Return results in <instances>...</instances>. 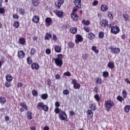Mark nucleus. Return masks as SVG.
<instances>
[{"instance_id": "7", "label": "nucleus", "mask_w": 130, "mask_h": 130, "mask_svg": "<svg viewBox=\"0 0 130 130\" xmlns=\"http://www.w3.org/2000/svg\"><path fill=\"white\" fill-rule=\"evenodd\" d=\"M53 12L58 18L61 19L63 17V12L58 10H54Z\"/></svg>"}, {"instance_id": "55", "label": "nucleus", "mask_w": 130, "mask_h": 130, "mask_svg": "<svg viewBox=\"0 0 130 130\" xmlns=\"http://www.w3.org/2000/svg\"><path fill=\"white\" fill-rule=\"evenodd\" d=\"M63 75L67 77H70L71 76V72H64Z\"/></svg>"}, {"instance_id": "57", "label": "nucleus", "mask_w": 130, "mask_h": 130, "mask_svg": "<svg viewBox=\"0 0 130 130\" xmlns=\"http://www.w3.org/2000/svg\"><path fill=\"white\" fill-rule=\"evenodd\" d=\"M77 11H78V8H77L76 7H74L72 10V14H76V12H77Z\"/></svg>"}, {"instance_id": "8", "label": "nucleus", "mask_w": 130, "mask_h": 130, "mask_svg": "<svg viewBox=\"0 0 130 130\" xmlns=\"http://www.w3.org/2000/svg\"><path fill=\"white\" fill-rule=\"evenodd\" d=\"M76 39L75 40V43L76 44H79L80 42H83V38L81 35H76Z\"/></svg>"}, {"instance_id": "6", "label": "nucleus", "mask_w": 130, "mask_h": 130, "mask_svg": "<svg viewBox=\"0 0 130 130\" xmlns=\"http://www.w3.org/2000/svg\"><path fill=\"white\" fill-rule=\"evenodd\" d=\"M120 31V29L117 26H114L111 27V33H112V34L116 35V34H118Z\"/></svg>"}, {"instance_id": "56", "label": "nucleus", "mask_w": 130, "mask_h": 130, "mask_svg": "<svg viewBox=\"0 0 130 130\" xmlns=\"http://www.w3.org/2000/svg\"><path fill=\"white\" fill-rule=\"evenodd\" d=\"M13 19H15V20H18V19H19V15H18L17 14H13Z\"/></svg>"}, {"instance_id": "45", "label": "nucleus", "mask_w": 130, "mask_h": 130, "mask_svg": "<svg viewBox=\"0 0 130 130\" xmlns=\"http://www.w3.org/2000/svg\"><path fill=\"white\" fill-rule=\"evenodd\" d=\"M103 76L104 78H108L109 77V73L107 71H105L103 73Z\"/></svg>"}, {"instance_id": "11", "label": "nucleus", "mask_w": 130, "mask_h": 130, "mask_svg": "<svg viewBox=\"0 0 130 130\" xmlns=\"http://www.w3.org/2000/svg\"><path fill=\"white\" fill-rule=\"evenodd\" d=\"M63 3H64V0H58L57 2V3L55 4V7L58 10H59L60 9V7H61V5L63 4Z\"/></svg>"}, {"instance_id": "36", "label": "nucleus", "mask_w": 130, "mask_h": 130, "mask_svg": "<svg viewBox=\"0 0 130 130\" xmlns=\"http://www.w3.org/2000/svg\"><path fill=\"white\" fill-rule=\"evenodd\" d=\"M89 57V55L88 54H82V58L83 60H87Z\"/></svg>"}, {"instance_id": "42", "label": "nucleus", "mask_w": 130, "mask_h": 130, "mask_svg": "<svg viewBox=\"0 0 130 130\" xmlns=\"http://www.w3.org/2000/svg\"><path fill=\"white\" fill-rule=\"evenodd\" d=\"M124 110L125 112L128 113L129 112L130 110V106L129 105H126L125 107L124 108Z\"/></svg>"}, {"instance_id": "37", "label": "nucleus", "mask_w": 130, "mask_h": 130, "mask_svg": "<svg viewBox=\"0 0 130 130\" xmlns=\"http://www.w3.org/2000/svg\"><path fill=\"white\" fill-rule=\"evenodd\" d=\"M91 49L96 54L99 53V50L97 49V47L93 46L92 47Z\"/></svg>"}, {"instance_id": "25", "label": "nucleus", "mask_w": 130, "mask_h": 130, "mask_svg": "<svg viewBox=\"0 0 130 130\" xmlns=\"http://www.w3.org/2000/svg\"><path fill=\"white\" fill-rule=\"evenodd\" d=\"M52 37V35L49 32H47L46 33L45 36L44 37V40H50Z\"/></svg>"}, {"instance_id": "33", "label": "nucleus", "mask_w": 130, "mask_h": 130, "mask_svg": "<svg viewBox=\"0 0 130 130\" xmlns=\"http://www.w3.org/2000/svg\"><path fill=\"white\" fill-rule=\"evenodd\" d=\"M122 94L124 99H126V98H127V92H126V90L125 89H123L122 90Z\"/></svg>"}, {"instance_id": "63", "label": "nucleus", "mask_w": 130, "mask_h": 130, "mask_svg": "<svg viewBox=\"0 0 130 130\" xmlns=\"http://www.w3.org/2000/svg\"><path fill=\"white\" fill-rule=\"evenodd\" d=\"M55 78L56 80H59L60 79V74H57L55 75Z\"/></svg>"}, {"instance_id": "50", "label": "nucleus", "mask_w": 130, "mask_h": 130, "mask_svg": "<svg viewBox=\"0 0 130 130\" xmlns=\"http://www.w3.org/2000/svg\"><path fill=\"white\" fill-rule=\"evenodd\" d=\"M35 53H36V50H35L34 48H31L30 52V55H34Z\"/></svg>"}, {"instance_id": "32", "label": "nucleus", "mask_w": 130, "mask_h": 130, "mask_svg": "<svg viewBox=\"0 0 130 130\" xmlns=\"http://www.w3.org/2000/svg\"><path fill=\"white\" fill-rule=\"evenodd\" d=\"M82 24L85 25V26H89V25H90V21L83 19L82 20Z\"/></svg>"}, {"instance_id": "43", "label": "nucleus", "mask_w": 130, "mask_h": 130, "mask_svg": "<svg viewBox=\"0 0 130 130\" xmlns=\"http://www.w3.org/2000/svg\"><path fill=\"white\" fill-rule=\"evenodd\" d=\"M108 17L110 20H112L113 19V15L112 14V12H111V11H108Z\"/></svg>"}, {"instance_id": "51", "label": "nucleus", "mask_w": 130, "mask_h": 130, "mask_svg": "<svg viewBox=\"0 0 130 130\" xmlns=\"http://www.w3.org/2000/svg\"><path fill=\"white\" fill-rule=\"evenodd\" d=\"M19 12L20 13V15H22V16H24V15H25L24 9H23L22 8H19Z\"/></svg>"}, {"instance_id": "48", "label": "nucleus", "mask_w": 130, "mask_h": 130, "mask_svg": "<svg viewBox=\"0 0 130 130\" xmlns=\"http://www.w3.org/2000/svg\"><path fill=\"white\" fill-rule=\"evenodd\" d=\"M117 100L118 101H119V102H122V101H123L124 100V99L122 96H121L120 95H118L117 97Z\"/></svg>"}, {"instance_id": "49", "label": "nucleus", "mask_w": 130, "mask_h": 130, "mask_svg": "<svg viewBox=\"0 0 130 130\" xmlns=\"http://www.w3.org/2000/svg\"><path fill=\"white\" fill-rule=\"evenodd\" d=\"M31 93L33 96H35V97H36V96H38V92H37L35 89L32 90Z\"/></svg>"}, {"instance_id": "54", "label": "nucleus", "mask_w": 130, "mask_h": 130, "mask_svg": "<svg viewBox=\"0 0 130 130\" xmlns=\"http://www.w3.org/2000/svg\"><path fill=\"white\" fill-rule=\"evenodd\" d=\"M63 94L64 95H69L70 94V91L68 89L63 90Z\"/></svg>"}, {"instance_id": "13", "label": "nucleus", "mask_w": 130, "mask_h": 130, "mask_svg": "<svg viewBox=\"0 0 130 130\" xmlns=\"http://www.w3.org/2000/svg\"><path fill=\"white\" fill-rule=\"evenodd\" d=\"M17 56L20 59L25 57V52L23 50H19L17 52Z\"/></svg>"}, {"instance_id": "59", "label": "nucleus", "mask_w": 130, "mask_h": 130, "mask_svg": "<svg viewBox=\"0 0 130 130\" xmlns=\"http://www.w3.org/2000/svg\"><path fill=\"white\" fill-rule=\"evenodd\" d=\"M46 54H50L51 53V50L50 49H47L46 50Z\"/></svg>"}, {"instance_id": "5", "label": "nucleus", "mask_w": 130, "mask_h": 130, "mask_svg": "<svg viewBox=\"0 0 130 130\" xmlns=\"http://www.w3.org/2000/svg\"><path fill=\"white\" fill-rule=\"evenodd\" d=\"M59 118L61 120H63V121H66L67 119H68V115L64 111H61L58 115Z\"/></svg>"}, {"instance_id": "44", "label": "nucleus", "mask_w": 130, "mask_h": 130, "mask_svg": "<svg viewBox=\"0 0 130 130\" xmlns=\"http://www.w3.org/2000/svg\"><path fill=\"white\" fill-rule=\"evenodd\" d=\"M5 87H6V88H10V87H11V86H12V84H11V81H6L5 82Z\"/></svg>"}, {"instance_id": "30", "label": "nucleus", "mask_w": 130, "mask_h": 130, "mask_svg": "<svg viewBox=\"0 0 130 130\" xmlns=\"http://www.w3.org/2000/svg\"><path fill=\"white\" fill-rule=\"evenodd\" d=\"M55 51L57 53H60V52H61V47H59V46H55Z\"/></svg>"}, {"instance_id": "17", "label": "nucleus", "mask_w": 130, "mask_h": 130, "mask_svg": "<svg viewBox=\"0 0 130 130\" xmlns=\"http://www.w3.org/2000/svg\"><path fill=\"white\" fill-rule=\"evenodd\" d=\"M71 17L73 21H75L76 22L79 20V16H78L77 13H71Z\"/></svg>"}, {"instance_id": "47", "label": "nucleus", "mask_w": 130, "mask_h": 130, "mask_svg": "<svg viewBox=\"0 0 130 130\" xmlns=\"http://www.w3.org/2000/svg\"><path fill=\"white\" fill-rule=\"evenodd\" d=\"M123 17L125 19V21H126V22L129 20L128 15L125 13L123 15Z\"/></svg>"}, {"instance_id": "15", "label": "nucleus", "mask_w": 130, "mask_h": 130, "mask_svg": "<svg viewBox=\"0 0 130 130\" xmlns=\"http://www.w3.org/2000/svg\"><path fill=\"white\" fill-rule=\"evenodd\" d=\"M86 114L87 117H88L89 118H92L93 116H94V113L92 111H91V110H88L86 111Z\"/></svg>"}, {"instance_id": "10", "label": "nucleus", "mask_w": 130, "mask_h": 130, "mask_svg": "<svg viewBox=\"0 0 130 130\" xmlns=\"http://www.w3.org/2000/svg\"><path fill=\"white\" fill-rule=\"evenodd\" d=\"M72 83L73 84V87L74 89H80L81 88V84L77 83V80L76 79H73L72 81Z\"/></svg>"}, {"instance_id": "40", "label": "nucleus", "mask_w": 130, "mask_h": 130, "mask_svg": "<svg viewBox=\"0 0 130 130\" xmlns=\"http://www.w3.org/2000/svg\"><path fill=\"white\" fill-rule=\"evenodd\" d=\"M99 38H100V39H103V38H104V32L103 31L99 32Z\"/></svg>"}, {"instance_id": "23", "label": "nucleus", "mask_w": 130, "mask_h": 130, "mask_svg": "<svg viewBox=\"0 0 130 130\" xmlns=\"http://www.w3.org/2000/svg\"><path fill=\"white\" fill-rule=\"evenodd\" d=\"M101 11L102 12H107L108 11V6L105 4H103L101 6Z\"/></svg>"}, {"instance_id": "53", "label": "nucleus", "mask_w": 130, "mask_h": 130, "mask_svg": "<svg viewBox=\"0 0 130 130\" xmlns=\"http://www.w3.org/2000/svg\"><path fill=\"white\" fill-rule=\"evenodd\" d=\"M83 30L85 31V32H87V33H89L90 32V27H87V26H84L83 27Z\"/></svg>"}, {"instance_id": "27", "label": "nucleus", "mask_w": 130, "mask_h": 130, "mask_svg": "<svg viewBox=\"0 0 130 130\" xmlns=\"http://www.w3.org/2000/svg\"><path fill=\"white\" fill-rule=\"evenodd\" d=\"M5 78L6 79V81L8 82H12V81H13V76L10 74L6 75Z\"/></svg>"}, {"instance_id": "4", "label": "nucleus", "mask_w": 130, "mask_h": 130, "mask_svg": "<svg viewBox=\"0 0 130 130\" xmlns=\"http://www.w3.org/2000/svg\"><path fill=\"white\" fill-rule=\"evenodd\" d=\"M19 105L21 107V108H20L19 109L20 112H24L25 110H26V111H28V106H27V104H26V102H21L19 104Z\"/></svg>"}, {"instance_id": "41", "label": "nucleus", "mask_w": 130, "mask_h": 130, "mask_svg": "<svg viewBox=\"0 0 130 130\" xmlns=\"http://www.w3.org/2000/svg\"><path fill=\"white\" fill-rule=\"evenodd\" d=\"M41 98L43 100H46V99L48 98V94H47V93L42 94Z\"/></svg>"}, {"instance_id": "20", "label": "nucleus", "mask_w": 130, "mask_h": 130, "mask_svg": "<svg viewBox=\"0 0 130 130\" xmlns=\"http://www.w3.org/2000/svg\"><path fill=\"white\" fill-rule=\"evenodd\" d=\"M31 68L32 70H39V64L37 62H34L31 64Z\"/></svg>"}, {"instance_id": "31", "label": "nucleus", "mask_w": 130, "mask_h": 130, "mask_svg": "<svg viewBox=\"0 0 130 130\" xmlns=\"http://www.w3.org/2000/svg\"><path fill=\"white\" fill-rule=\"evenodd\" d=\"M26 62L27 64H32L33 62V60H32V57H27L26 58Z\"/></svg>"}, {"instance_id": "24", "label": "nucleus", "mask_w": 130, "mask_h": 130, "mask_svg": "<svg viewBox=\"0 0 130 130\" xmlns=\"http://www.w3.org/2000/svg\"><path fill=\"white\" fill-rule=\"evenodd\" d=\"M18 43L21 45H25L26 44V39L24 38H20L18 40Z\"/></svg>"}, {"instance_id": "29", "label": "nucleus", "mask_w": 130, "mask_h": 130, "mask_svg": "<svg viewBox=\"0 0 130 130\" xmlns=\"http://www.w3.org/2000/svg\"><path fill=\"white\" fill-rule=\"evenodd\" d=\"M6 102H7L6 98L4 96H0V104H2V105H4Z\"/></svg>"}, {"instance_id": "9", "label": "nucleus", "mask_w": 130, "mask_h": 130, "mask_svg": "<svg viewBox=\"0 0 130 130\" xmlns=\"http://www.w3.org/2000/svg\"><path fill=\"white\" fill-rule=\"evenodd\" d=\"M73 3L78 9L82 8V0H74Z\"/></svg>"}, {"instance_id": "26", "label": "nucleus", "mask_w": 130, "mask_h": 130, "mask_svg": "<svg viewBox=\"0 0 130 130\" xmlns=\"http://www.w3.org/2000/svg\"><path fill=\"white\" fill-rule=\"evenodd\" d=\"M31 3L34 7H38L40 5V1L39 0H31Z\"/></svg>"}, {"instance_id": "28", "label": "nucleus", "mask_w": 130, "mask_h": 130, "mask_svg": "<svg viewBox=\"0 0 130 130\" xmlns=\"http://www.w3.org/2000/svg\"><path fill=\"white\" fill-rule=\"evenodd\" d=\"M95 81V83L97 84V85H101V84H102V79L100 77H96Z\"/></svg>"}, {"instance_id": "18", "label": "nucleus", "mask_w": 130, "mask_h": 130, "mask_svg": "<svg viewBox=\"0 0 130 130\" xmlns=\"http://www.w3.org/2000/svg\"><path fill=\"white\" fill-rule=\"evenodd\" d=\"M100 25L101 27H104V28H105L106 26L108 25V21L106 19H103L100 22Z\"/></svg>"}, {"instance_id": "34", "label": "nucleus", "mask_w": 130, "mask_h": 130, "mask_svg": "<svg viewBox=\"0 0 130 130\" xmlns=\"http://www.w3.org/2000/svg\"><path fill=\"white\" fill-rule=\"evenodd\" d=\"M108 67L109 68V69H111V70H112V69H114V63L112 62H109L108 63Z\"/></svg>"}, {"instance_id": "2", "label": "nucleus", "mask_w": 130, "mask_h": 130, "mask_svg": "<svg viewBox=\"0 0 130 130\" xmlns=\"http://www.w3.org/2000/svg\"><path fill=\"white\" fill-rule=\"evenodd\" d=\"M56 58H53V60L55 61V63L57 67H62L63 62H62V59L63 58V55L62 54H59L57 55Z\"/></svg>"}, {"instance_id": "1", "label": "nucleus", "mask_w": 130, "mask_h": 130, "mask_svg": "<svg viewBox=\"0 0 130 130\" xmlns=\"http://www.w3.org/2000/svg\"><path fill=\"white\" fill-rule=\"evenodd\" d=\"M114 106V102L111 100H107L105 102L104 108L107 112L110 111L111 108Z\"/></svg>"}, {"instance_id": "62", "label": "nucleus", "mask_w": 130, "mask_h": 130, "mask_svg": "<svg viewBox=\"0 0 130 130\" xmlns=\"http://www.w3.org/2000/svg\"><path fill=\"white\" fill-rule=\"evenodd\" d=\"M0 14H5V9L4 8H0Z\"/></svg>"}, {"instance_id": "3", "label": "nucleus", "mask_w": 130, "mask_h": 130, "mask_svg": "<svg viewBox=\"0 0 130 130\" xmlns=\"http://www.w3.org/2000/svg\"><path fill=\"white\" fill-rule=\"evenodd\" d=\"M37 108L38 110H43L45 112H47L48 111L49 108L47 106V105L44 104L43 102H39L38 103L37 105Z\"/></svg>"}, {"instance_id": "39", "label": "nucleus", "mask_w": 130, "mask_h": 130, "mask_svg": "<svg viewBox=\"0 0 130 130\" xmlns=\"http://www.w3.org/2000/svg\"><path fill=\"white\" fill-rule=\"evenodd\" d=\"M69 48H74L75 47V44L72 42H69L68 43Z\"/></svg>"}, {"instance_id": "60", "label": "nucleus", "mask_w": 130, "mask_h": 130, "mask_svg": "<svg viewBox=\"0 0 130 130\" xmlns=\"http://www.w3.org/2000/svg\"><path fill=\"white\" fill-rule=\"evenodd\" d=\"M55 106L56 108H58L59 106H60V104H59V102H56L55 103Z\"/></svg>"}, {"instance_id": "19", "label": "nucleus", "mask_w": 130, "mask_h": 130, "mask_svg": "<svg viewBox=\"0 0 130 130\" xmlns=\"http://www.w3.org/2000/svg\"><path fill=\"white\" fill-rule=\"evenodd\" d=\"M40 20V18H39V16L37 15H35L32 17V21L34 23H35L36 24H38V23H39Z\"/></svg>"}, {"instance_id": "12", "label": "nucleus", "mask_w": 130, "mask_h": 130, "mask_svg": "<svg viewBox=\"0 0 130 130\" xmlns=\"http://www.w3.org/2000/svg\"><path fill=\"white\" fill-rule=\"evenodd\" d=\"M110 49H111L114 54H118V53L120 52V49H119V48H113L111 46Z\"/></svg>"}, {"instance_id": "61", "label": "nucleus", "mask_w": 130, "mask_h": 130, "mask_svg": "<svg viewBox=\"0 0 130 130\" xmlns=\"http://www.w3.org/2000/svg\"><path fill=\"white\" fill-rule=\"evenodd\" d=\"M98 4H99V2L98 1H94L93 3H92V6L95 7V6H97V5H98Z\"/></svg>"}, {"instance_id": "38", "label": "nucleus", "mask_w": 130, "mask_h": 130, "mask_svg": "<svg viewBox=\"0 0 130 130\" xmlns=\"http://www.w3.org/2000/svg\"><path fill=\"white\" fill-rule=\"evenodd\" d=\"M13 26L15 28H19V27H20V22L17 21H14Z\"/></svg>"}, {"instance_id": "21", "label": "nucleus", "mask_w": 130, "mask_h": 130, "mask_svg": "<svg viewBox=\"0 0 130 130\" xmlns=\"http://www.w3.org/2000/svg\"><path fill=\"white\" fill-rule=\"evenodd\" d=\"M89 108H90V110L92 111H95L97 108L96 107V104L95 103H91L89 104Z\"/></svg>"}, {"instance_id": "35", "label": "nucleus", "mask_w": 130, "mask_h": 130, "mask_svg": "<svg viewBox=\"0 0 130 130\" xmlns=\"http://www.w3.org/2000/svg\"><path fill=\"white\" fill-rule=\"evenodd\" d=\"M27 118L28 119H32L33 118V116H32V112L31 111H27L26 113Z\"/></svg>"}, {"instance_id": "58", "label": "nucleus", "mask_w": 130, "mask_h": 130, "mask_svg": "<svg viewBox=\"0 0 130 130\" xmlns=\"http://www.w3.org/2000/svg\"><path fill=\"white\" fill-rule=\"evenodd\" d=\"M23 87V83L21 82H18L17 84V88H22Z\"/></svg>"}, {"instance_id": "22", "label": "nucleus", "mask_w": 130, "mask_h": 130, "mask_svg": "<svg viewBox=\"0 0 130 130\" xmlns=\"http://www.w3.org/2000/svg\"><path fill=\"white\" fill-rule=\"evenodd\" d=\"M70 32L71 33V34H77V32H78V28L75 27H71L70 29Z\"/></svg>"}, {"instance_id": "46", "label": "nucleus", "mask_w": 130, "mask_h": 130, "mask_svg": "<svg viewBox=\"0 0 130 130\" xmlns=\"http://www.w3.org/2000/svg\"><path fill=\"white\" fill-rule=\"evenodd\" d=\"M93 97L97 102L100 101V96H99V94H95Z\"/></svg>"}, {"instance_id": "14", "label": "nucleus", "mask_w": 130, "mask_h": 130, "mask_svg": "<svg viewBox=\"0 0 130 130\" xmlns=\"http://www.w3.org/2000/svg\"><path fill=\"white\" fill-rule=\"evenodd\" d=\"M51 23H52V19L50 17H47L45 19V25L46 27H49L51 25Z\"/></svg>"}, {"instance_id": "16", "label": "nucleus", "mask_w": 130, "mask_h": 130, "mask_svg": "<svg viewBox=\"0 0 130 130\" xmlns=\"http://www.w3.org/2000/svg\"><path fill=\"white\" fill-rule=\"evenodd\" d=\"M87 38L89 40H94L96 38V35L93 34V32H90L87 35Z\"/></svg>"}, {"instance_id": "52", "label": "nucleus", "mask_w": 130, "mask_h": 130, "mask_svg": "<svg viewBox=\"0 0 130 130\" xmlns=\"http://www.w3.org/2000/svg\"><path fill=\"white\" fill-rule=\"evenodd\" d=\"M60 110L58 108H55L54 109V112L56 114H58V113H60Z\"/></svg>"}, {"instance_id": "64", "label": "nucleus", "mask_w": 130, "mask_h": 130, "mask_svg": "<svg viewBox=\"0 0 130 130\" xmlns=\"http://www.w3.org/2000/svg\"><path fill=\"white\" fill-rule=\"evenodd\" d=\"M125 34H123L121 36V38L122 40H125Z\"/></svg>"}]
</instances>
